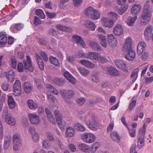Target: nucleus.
Wrapping results in <instances>:
<instances>
[{
	"instance_id": "18",
	"label": "nucleus",
	"mask_w": 153,
	"mask_h": 153,
	"mask_svg": "<svg viewBox=\"0 0 153 153\" xmlns=\"http://www.w3.org/2000/svg\"><path fill=\"white\" fill-rule=\"evenodd\" d=\"M113 33L116 36H119L122 34L123 32V29L122 26L120 25H117L113 29Z\"/></svg>"
},
{
	"instance_id": "25",
	"label": "nucleus",
	"mask_w": 153,
	"mask_h": 153,
	"mask_svg": "<svg viewBox=\"0 0 153 153\" xmlns=\"http://www.w3.org/2000/svg\"><path fill=\"white\" fill-rule=\"evenodd\" d=\"M141 6L139 4L134 5L131 9V12L132 14L136 15L139 13L141 10Z\"/></svg>"
},
{
	"instance_id": "53",
	"label": "nucleus",
	"mask_w": 153,
	"mask_h": 153,
	"mask_svg": "<svg viewBox=\"0 0 153 153\" xmlns=\"http://www.w3.org/2000/svg\"><path fill=\"white\" fill-rule=\"evenodd\" d=\"M150 2L149 1H147L146 2L147 4H146L143 8V11H146L147 12H150V5L149 4Z\"/></svg>"
},
{
	"instance_id": "64",
	"label": "nucleus",
	"mask_w": 153,
	"mask_h": 153,
	"mask_svg": "<svg viewBox=\"0 0 153 153\" xmlns=\"http://www.w3.org/2000/svg\"><path fill=\"white\" fill-rule=\"evenodd\" d=\"M136 144H133L130 149V153H137V152L136 151Z\"/></svg>"
},
{
	"instance_id": "4",
	"label": "nucleus",
	"mask_w": 153,
	"mask_h": 153,
	"mask_svg": "<svg viewBox=\"0 0 153 153\" xmlns=\"http://www.w3.org/2000/svg\"><path fill=\"white\" fill-rule=\"evenodd\" d=\"M13 150L15 151L18 150L19 147L21 145V140L19 135L18 134H15L13 136Z\"/></svg>"
},
{
	"instance_id": "45",
	"label": "nucleus",
	"mask_w": 153,
	"mask_h": 153,
	"mask_svg": "<svg viewBox=\"0 0 153 153\" xmlns=\"http://www.w3.org/2000/svg\"><path fill=\"white\" fill-rule=\"evenodd\" d=\"M56 27L58 30L67 32H70L71 31V29L70 28L60 25H57L56 26Z\"/></svg>"
},
{
	"instance_id": "21",
	"label": "nucleus",
	"mask_w": 153,
	"mask_h": 153,
	"mask_svg": "<svg viewBox=\"0 0 153 153\" xmlns=\"http://www.w3.org/2000/svg\"><path fill=\"white\" fill-rule=\"evenodd\" d=\"M7 42V38L5 33H0V47L5 44Z\"/></svg>"
},
{
	"instance_id": "35",
	"label": "nucleus",
	"mask_w": 153,
	"mask_h": 153,
	"mask_svg": "<svg viewBox=\"0 0 153 153\" xmlns=\"http://www.w3.org/2000/svg\"><path fill=\"white\" fill-rule=\"evenodd\" d=\"M51 63L54 65L58 67L60 65V63L58 59L56 57L51 56L49 58Z\"/></svg>"
},
{
	"instance_id": "63",
	"label": "nucleus",
	"mask_w": 153,
	"mask_h": 153,
	"mask_svg": "<svg viewBox=\"0 0 153 153\" xmlns=\"http://www.w3.org/2000/svg\"><path fill=\"white\" fill-rule=\"evenodd\" d=\"M41 23V21H40L39 19L37 16H35L33 23L35 26H37L38 25L40 24Z\"/></svg>"
},
{
	"instance_id": "52",
	"label": "nucleus",
	"mask_w": 153,
	"mask_h": 153,
	"mask_svg": "<svg viewBox=\"0 0 153 153\" xmlns=\"http://www.w3.org/2000/svg\"><path fill=\"white\" fill-rule=\"evenodd\" d=\"M15 28L18 30H20L24 27L23 25L21 23H17L13 25Z\"/></svg>"
},
{
	"instance_id": "60",
	"label": "nucleus",
	"mask_w": 153,
	"mask_h": 153,
	"mask_svg": "<svg viewBox=\"0 0 153 153\" xmlns=\"http://www.w3.org/2000/svg\"><path fill=\"white\" fill-rule=\"evenodd\" d=\"M17 69L18 71L22 72L24 71V67L22 63L20 62L18 63L17 67Z\"/></svg>"
},
{
	"instance_id": "20",
	"label": "nucleus",
	"mask_w": 153,
	"mask_h": 153,
	"mask_svg": "<svg viewBox=\"0 0 153 153\" xmlns=\"http://www.w3.org/2000/svg\"><path fill=\"white\" fill-rule=\"evenodd\" d=\"M104 26L108 28L112 27L113 25V22L111 19L108 18H104L102 19Z\"/></svg>"
},
{
	"instance_id": "39",
	"label": "nucleus",
	"mask_w": 153,
	"mask_h": 153,
	"mask_svg": "<svg viewBox=\"0 0 153 153\" xmlns=\"http://www.w3.org/2000/svg\"><path fill=\"white\" fill-rule=\"evenodd\" d=\"M74 134V131L72 127H70L67 128L66 132V135L67 137H73Z\"/></svg>"
},
{
	"instance_id": "61",
	"label": "nucleus",
	"mask_w": 153,
	"mask_h": 153,
	"mask_svg": "<svg viewBox=\"0 0 153 153\" xmlns=\"http://www.w3.org/2000/svg\"><path fill=\"white\" fill-rule=\"evenodd\" d=\"M40 54L45 61H47L48 60V56L47 54H46L45 52L43 51H41L40 53Z\"/></svg>"
},
{
	"instance_id": "59",
	"label": "nucleus",
	"mask_w": 153,
	"mask_h": 153,
	"mask_svg": "<svg viewBox=\"0 0 153 153\" xmlns=\"http://www.w3.org/2000/svg\"><path fill=\"white\" fill-rule=\"evenodd\" d=\"M130 135L132 137H134L136 136V130L134 129L129 130Z\"/></svg>"
},
{
	"instance_id": "31",
	"label": "nucleus",
	"mask_w": 153,
	"mask_h": 153,
	"mask_svg": "<svg viewBox=\"0 0 153 153\" xmlns=\"http://www.w3.org/2000/svg\"><path fill=\"white\" fill-rule=\"evenodd\" d=\"M27 103L29 108L31 109H34L37 108L38 105L37 102L32 100H28Z\"/></svg>"
},
{
	"instance_id": "24",
	"label": "nucleus",
	"mask_w": 153,
	"mask_h": 153,
	"mask_svg": "<svg viewBox=\"0 0 153 153\" xmlns=\"http://www.w3.org/2000/svg\"><path fill=\"white\" fill-rule=\"evenodd\" d=\"M6 77L9 82H13L15 77V74L14 71L12 70L9 71L6 74Z\"/></svg>"
},
{
	"instance_id": "2",
	"label": "nucleus",
	"mask_w": 153,
	"mask_h": 153,
	"mask_svg": "<svg viewBox=\"0 0 153 153\" xmlns=\"http://www.w3.org/2000/svg\"><path fill=\"white\" fill-rule=\"evenodd\" d=\"M114 63L117 67L122 70L124 72L126 73H129V71L128 69L125 61L122 60L117 59L114 61Z\"/></svg>"
},
{
	"instance_id": "22",
	"label": "nucleus",
	"mask_w": 153,
	"mask_h": 153,
	"mask_svg": "<svg viewBox=\"0 0 153 153\" xmlns=\"http://www.w3.org/2000/svg\"><path fill=\"white\" fill-rule=\"evenodd\" d=\"M97 36L98 38L101 45L104 48H106L107 44L105 36L101 34H97Z\"/></svg>"
},
{
	"instance_id": "41",
	"label": "nucleus",
	"mask_w": 153,
	"mask_h": 153,
	"mask_svg": "<svg viewBox=\"0 0 153 153\" xmlns=\"http://www.w3.org/2000/svg\"><path fill=\"white\" fill-rule=\"evenodd\" d=\"M94 9L91 7H88L85 10V15L88 17L91 18V16L94 11Z\"/></svg>"
},
{
	"instance_id": "28",
	"label": "nucleus",
	"mask_w": 153,
	"mask_h": 153,
	"mask_svg": "<svg viewBox=\"0 0 153 153\" xmlns=\"http://www.w3.org/2000/svg\"><path fill=\"white\" fill-rule=\"evenodd\" d=\"M8 104L10 108H13L16 106V102L13 97L11 96H8Z\"/></svg>"
},
{
	"instance_id": "16",
	"label": "nucleus",
	"mask_w": 153,
	"mask_h": 153,
	"mask_svg": "<svg viewBox=\"0 0 153 153\" xmlns=\"http://www.w3.org/2000/svg\"><path fill=\"white\" fill-rule=\"evenodd\" d=\"M99 55L100 54L98 53L90 52L88 53V56L86 57L88 59L97 61L99 57Z\"/></svg>"
},
{
	"instance_id": "49",
	"label": "nucleus",
	"mask_w": 153,
	"mask_h": 153,
	"mask_svg": "<svg viewBox=\"0 0 153 153\" xmlns=\"http://www.w3.org/2000/svg\"><path fill=\"white\" fill-rule=\"evenodd\" d=\"M138 70L137 69L134 70L131 75V77L132 78V81L134 82L136 79L137 76V72Z\"/></svg>"
},
{
	"instance_id": "30",
	"label": "nucleus",
	"mask_w": 153,
	"mask_h": 153,
	"mask_svg": "<svg viewBox=\"0 0 153 153\" xmlns=\"http://www.w3.org/2000/svg\"><path fill=\"white\" fill-rule=\"evenodd\" d=\"M36 56L37 58L38 64L39 68L41 70H44V65L42 59L38 53H36Z\"/></svg>"
},
{
	"instance_id": "54",
	"label": "nucleus",
	"mask_w": 153,
	"mask_h": 153,
	"mask_svg": "<svg viewBox=\"0 0 153 153\" xmlns=\"http://www.w3.org/2000/svg\"><path fill=\"white\" fill-rule=\"evenodd\" d=\"M136 103V101L135 100H133L130 104L128 108L130 111H131L135 107Z\"/></svg>"
},
{
	"instance_id": "55",
	"label": "nucleus",
	"mask_w": 153,
	"mask_h": 153,
	"mask_svg": "<svg viewBox=\"0 0 153 153\" xmlns=\"http://www.w3.org/2000/svg\"><path fill=\"white\" fill-rule=\"evenodd\" d=\"M146 125L144 123L143 126L142 128H140L138 134L145 135L146 134Z\"/></svg>"
},
{
	"instance_id": "7",
	"label": "nucleus",
	"mask_w": 153,
	"mask_h": 153,
	"mask_svg": "<svg viewBox=\"0 0 153 153\" xmlns=\"http://www.w3.org/2000/svg\"><path fill=\"white\" fill-rule=\"evenodd\" d=\"M85 121L86 124L90 129L93 130H97V127L98 124L94 118H91L87 121L85 120Z\"/></svg>"
},
{
	"instance_id": "32",
	"label": "nucleus",
	"mask_w": 153,
	"mask_h": 153,
	"mask_svg": "<svg viewBox=\"0 0 153 153\" xmlns=\"http://www.w3.org/2000/svg\"><path fill=\"white\" fill-rule=\"evenodd\" d=\"M107 71L111 75L114 76H118L120 75L119 71L113 67L107 68Z\"/></svg>"
},
{
	"instance_id": "57",
	"label": "nucleus",
	"mask_w": 153,
	"mask_h": 153,
	"mask_svg": "<svg viewBox=\"0 0 153 153\" xmlns=\"http://www.w3.org/2000/svg\"><path fill=\"white\" fill-rule=\"evenodd\" d=\"M97 61L100 62L102 63L106 62L107 61V59L104 57L101 56L100 54Z\"/></svg>"
},
{
	"instance_id": "8",
	"label": "nucleus",
	"mask_w": 153,
	"mask_h": 153,
	"mask_svg": "<svg viewBox=\"0 0 153 153\" xmlns=\"http://www.w3.org/2000/svg\"><path fill=\"white\" fill-rule=\"evenodd\" d=\"M126 50L125 51H123L127 53L125 56L126 59L129 61L133 60L136 55L135 51L132 50L131 48L126 49Z\"/></svg>"
},
{
	"instance_id": "51",
	"label": "nucleus",
	"mask_w": 153,
	"mask_h": 153,
	"mask_svg": "<svg viewBox=\"0 0 153 153\" xmlns=\"http://www.w3.org/2000/svg\"><path fill=\"white\" fill-rule=\"evenodd\" d=\"M12 66L13 68L15 69L16 68L17 61L15 57L14 56H11L10 58Z\"/></svg>"
},
{
	"instance_id": "38",
	"label": "nucleus",
	"mask_w": 153,
	"mask_h": 153,
	"mask_svg": "<svg viewBox=\"0 0 153 153\" xmlns=\"http://www.w3.org/2000/svg\"><path fill=\"white\" fill-rule=\"evenodd\" d=\"M74 127L76 130L81 131H83L85 129V128L84 126L78 123L75 124L74 126Z\"/></svg>"
},
{
	"instance_id": "11",
	"label": "nucleus",
	"mask_w": 153,
	"mask_h": 153,
	"mask_svg": "<svg viewBox=\"0 0 153 153\" xmlns=\"http://www.w3.org/2000/svg\"><path fill=\"white\" fill-rule=\"evenodd\" d=\"M108 41L109 45L112 47L117 45V39L113 34H109L108 36Z\"/></svg>"
},
{
	"instance_id": "43",
	"label": "nucleus",
	"mask_w": 153,
	"mask_h": 153,
	"mask_svg": "<svg viewBox=\"0 0 153 153\" xmlns=\"http://www.w3.org/2000/svg\"><path fill=\"white\" fill-rule=\"evenodd\" d=\"M46 87L50 91L54 94L57 95L58 94V91L53 86L50 84H47L46 85Z\"/></svg>"
},
{
	"instance_id": "19",
	"label": "nucleus",
	"mask_w": 153,
	"mask_h": 153,
	"mask_svg": "<svg viewBox=\"0 0 153 153\" xmlns=\"http://www.w3.org/2000/svg\"><path fill=\"white\" fill-rule=\"evenodd\" d=\"M64 76L69 82L71 83L73 85H75L76 83L75 78L73 77L72 75L68 71H66L64 73Z\"/></svg>"
},
{
	"instance_id": "5",
	"label": "nucleus",
	"mask_w": 153,
	"mask_h": 153,
	"mask_svg": "<svg viewBox=\"0 0 153 153\" xmlns=\"http://www.w3.org/2000/svg\"><path fill=\"white\" fill-rule=\"evenodd\" d=\"M13 94L15 96H19L21 94V87L19 80H16L13 85Z\"/></svg>"
},
{
	"instance_id": "3",
	"label": "nucleus",
	"mask_w": 153,
	"mask_h": 153,
	"mask_svg": "<svg viewBox=\"0 0 153 153\" xmlns=\"http://www.w3.org/2000/svg\"><path fill=\"white\" fill-rule=\"evenodd\" d=\"M83 141L87 143H91L95 140V136L91 133H85L82 135Z\"/></svg>"
},
{
	"instance_id": "13",
	"label": "nucleus",
	"mask_w": 153,
	"mask_h": 153,
	"mask_svg": "<svg viewBox=\"0 0 153 153\" xmlns=\"http://www.w3.org/2000/svg\"><path fill=\"white\" fill-rule=\"evenodd\" d=\"M145 135L138 134L137 146L139 149H141L144 145V136Z\"/></svg>"
},
{
	"instance_id": "47",
	"label": "nucleus",
	"mask_w": 153,
	"mask_h": 153,
	"mask_svg": "<svg viewBox=\"0 0 153 153\" xmlns=\"http://www.w3.org/2000/svg\"><path fill=\"white\" fill-rule=\"evenodd\" d=\"M89 45L94 50H98L101 49V47L98 45L97 42H91L90 43Z\"/></svg>"
},
{
	"instance_id": "58",
	"label": "nucleus",
	"mask_w": 153,
	"mask_h": 153,
	"mask_svg": "<svg viewBox=\"0 0 153 153\" xmlns=\"http://www.w3.org/2000/svg\"><path fill=\"white\" fill-rule=\"evenodd\" d=\"M76 56L77 58L80 57H85V54L82 51H80L77 52L76 54Z\"/></svg>"
},
{
	"instance_id": "56",
	"label": "nucleus",
	"mask_w": 153,
	"mask_h": 153,
	"mask_svg": "<svg viewBox=\"0 0 153 153\" xmlns=\"http://www.w3.org/2000/svg\"><path fill=\"white\" fill-rule=\"evenodd\" d=\"M99 144L98 142L95 143L93 145L91 149L93 152H95L99 147Z\"/></svg>"
},
{
	"instance_id": "44",
	"label": "nucleus",
	"mask_w": 153,
	"mask_h": 153,
	"mask_svg": "<svg viewBox=\"0 0 153 153\" xmlns=\"http://www.w3.org/2000/svg\"><path fill=\"white\" fill-rule=\"evenodd\" d=\"M91 19L93 20H97L100 17V13L96 9H95L93 14L92 15Z\"/></svg>"
},
{
	"instance_id": "50",
	"label": "nucleus",
	"mask_w": 153,
	"mask_h": 153,
	"mask_svg": "<svg viewBox=\"0 0 153 153\" xmlns=\"http://www.w3.org/2000/svg\"><path fill=\"white\" fill-rule=\"evenodd\" d=\"M108 16L112 17L114 20H116L118 19V15L115 13L110 12L108 13Z\"/></svg>"
},
{
	"instance_id": "14",
	"label": "nucleus",
	"mask_w": 153,
	"mask_h": 153,
	"mask_svg": "<svg viewBox=\"0 0 153 153\" xmlns=\"http://www.w3.org/2000/svg\"><path fill=\"white\" fill-rule=\"evenodd\" d=\"M152 31V27L151 26H148L146 29L144 34L145 39L147 40H149L151 39Z\"/></svg>"
},
{
	"instance_id": "33",
	"label": "nucleus",
	"mask_w": 153,
	"mask_h": 153,
	"mask_svg": "<svg viewBox=\"0 0 153 153\" xmlns=\"http://www.w3.org/2000/svg\"><path fill=\"white\" fill-rule=\"evenodd\" d=\"M80 63L90 68H93L94 67V64L88 60H81L80 61Z\"/></svg>"
},
{
	"instance_id": "9",
	"label": "nucleus",
	"mask_w": 153,
	"mask_h": 153,
	"mask_svg": "<svg viewBox=\"0 0 153 153\" xmlns=\"http://www.w3.org/2000/svg\"><path fill=\"white\" fill-rule=\"evenodd\" d=\"M28 117L30 122L33 124H38L40 122L39 117L36 114H28Z\"/></svg>"
},
{
	"instance_id": "46",
	"label": "nucleus",
	"mask_w": 153,
	"mask_h": 153,
	"mask_svg": "<svg viewBox=\"0 0 153 153\" xmlns=\"http://www.w3.org/2000/svg\"><path fill=\"white\" fill-rule=\"evenodd\" d=\"M35 12L36 15H38L41 18L44 19L45 18V15L42 10L40 9H36L35 10Z\"/></svg>"
},
{
	"instance_id": "62",
	"label": "nucleus",
	"mask_w": 153,
	"mask_h": 153,
	"mask_svg": "<svg viewBox=\"0 0 153 153\" xmlns=\"http://www.w3.org/2000/svg\"><path fill=\"white\" fill-rule=\"evenodd\" d=\"M76 102L79 105H81L85 102V99L83 98H80L77 100Z\"/></svg>"
},
{
	"instance_id": "12",
	"label": "nucleus",
	"mask_w": 153,
	"mask_h": 153,
	"mask_svg": "<svg viewBox=\"0 0 153 153\" xmlns=\"http://www.w3.org/2000/svg\"><path fill=\"white\" fill-rule=\"evenodd\" d=\"M146 45L143 42H140L137 46V53L139 55H141L145 51Z\"/></svg>"
},
{
	"instance_id": "15",
	"label": "nucleus",
	"mask_w": 153,
	"mask_h": 153,
	"mask_svg": "<svg viewBox=\"0 0 153 153\" xmlns=\"http://www.w3.org/2000/svg\"><path fill=\"white\" fill-rule=\"evenodd\" d=\"M54 114L56 119L57 123L60 126L62 123V114L58 110H55Z\"/></svg>"
},
{
	"instance_id": "29",
	"label": "nucleus",
	"mask_w": 153,
	"mask_h": 153,
	"mask_svg": "<svg viewBox=\"0 0 153 153\" xmlns=\"http://www.w3.org/2000/svg\"><path fill=\"white\" fill-rule=\"evenodd\" d=\"M53 81L55 84L59 86L63 85L65 82L64 79L57 77L54 78Z\"/></svg>"
},
{
	"instance_id": "48",
	"label": "nucleus",
	"mask_w": 153,
	"mask_h": 153,
	"mask_svg": "<svg viewBox=\"0 0 153 153\" xmlns=\"http://www.w3.org/2000/svg\"><path fill=\"white\" fill-rule=\"evenodd\" d=\"M79 70L81 74L83 76H87L89 74L88 71L84 68L80 67Z\"/></svg>"
},
{
	"instance_id": "37",
	"label": "nucleus",
	"mask_w": 153,
	"mask_h": 153,
	"mask_svg": "<svg viewBox=\"0 0 153 153\" xmlns=\"http://www.w3.org/2000/svg\"><path fill=\"white\" fill-rule=\"evenodd\" d=\"M79 146L82 151L86 152H88L90 149L89 146H88L87 144L83 143L80 144L79 145Z\"/></svg>"
},
{
	"instance_id": "23",
	"label": "nucleus",
	"mask_w": 153,
	"mask_h": 153,
	"mask_svg": "<svg viewBox=\"0 0 153 153\" xmlns=\"http://www.w3.org/2000/svg\"><path fill=\"white\" fill-rule=\"evenodd\" d=\"M45 111L47 115L49 121L53 124H56L55 119L51 112L47 108H45Z\"/></svg>"
},
{
	"instance_id": "40",
	"label": "nucleus",
	"mask_w": 153,
	"mask_h": 153,
	"mask_svg": "<svg viewBox=\"0 0 153 153\" xmlns=\"http://www.w3.org/2000/svg\"><path fill=\"white\" fill-rule=\"evenodd\" d=\"M11 140V137L10 136H8L5 137L4 145V147L5 149H7L9 146Z\"/></svg>"
},
{
	"instance_id": "10",
	"label": "nucleus",
	"mask_w": 153,
	"mask_h": 153,
	"mask_svg": "<svg viewBox=\"0 0 153 153\" xmlns=\"http://www.w3.org/2000/svg\"><path fill=\"white\" fill-rule=\"evenodd\" d=\"M3 117L5 119L6 122L9 124L13 126L16 124V120L14 118L7 113L3 115Z\"/></svg>"
},
{
	"instance_id": "1",
	"label": "nucleus",
	"mask_w": 153,
	"mask_h": 153,
	"mask_svg": "<svg viewBox=\"0 0 153 153\" xmlns=\"http://www.w3.org/2000/svg\"><path fill=\"white\" fill-rule=\"evenodd\" d=\"M151 17V12L143 11L141 17V23L143 25H146L150 21Z\"/></svg>"
},
{
	"instance_id": "34",
	"label": "nucleus",
	"mask_w": 153,
	"mask_h": 153,
	"mask_svg": "<svg viewBox=\"0 0 153 153\" xmlns=\"http://www.w3.org/2000/svg\"><path fill=\"white\" fill-rule=\"evenodd\" d=\"M112 139L116 142L119 143L120 142V137L116 131H113L110 134Z\"/></svg>"
},
{
	"instance_id": "42",
	"label": "nucleus",
	"mask_w": 153,
	"mask_h": 153,
	"mask_svg": "<svg viewBox=\"0 0 153 153\" xmlns=\"http://www.w3.org/2000/svg\"><path fill=\"white\" fill-rule=\"evenodd\" d=\"M137 19V16H135L134 18L130 17L126 20L127 24L129 26H132L134 24L135 21Z\"/></svg>"
},
{
	"instance_id": "17",
	"label": "nucleus",
	"mask_w": 153,
	"mask_h": 153,
	"mask_svg": "<svg viewBox=\"0 0 153 153\" xmlns=\"http://www.w3.org/2000/svg\"><path fill=\"white\" fill-rule=\"evenodd\" d=\"M72 38L73 41L76 43L80 44L83 47L85 46V43L80 36L77 35H74L72 36Z\"/></svg>"
},
{
	"instance_id": "26",
	"label": "nucleus",
	"mask_w": 153,
	"mask_h": 153,
	"mask_svg": "<svg viewBox=\"0 0 153 153\" xmlns=\"http://www.w3.org/2000/svg\"><path fill=\"white\" fill-rule=\"evenodd\" d=\"M132 40L131 38L129 37L126 40L125 43L122 48V51H126V49L131 48Z\"/></svg>"
},
{
	"instance_id": "27",
	"label": "nucleus",
	"mask_w": 153,
	"mask_h": 153,
	"mask_svg": "<svg viewBox=\"0 0 153 153\" xmlns=\"http://www.w3.org/2000/svg\"><path fill=\"white\" fill-rule=\"evenodd\" d=\"M85 26L87 29H90L92 30H94L96 28V26L94 23L89 20L85 21Z\"/></svg>"
},
{
	"instance_id": "36",
	"label": "nucleus",
	"mask_w": 153,
	"mask_h": 153,
	"mask_svg": "<svg viewBox=\"0 0 153 153\" xmlns=\"http://www.w3.org/2000/svg\"><path fill=\"white\" fill-rule=\"evenodd\" d=\"M32 86L30 82H25L24 85V89L25 92L26 93H29L32 90Z\"/></svg>"
},
{
	"instance_id": "6",
	"label": "nucleus",
	"mask_w": 153,
	"mask_h": 153,
	"mask_svg": "<svg viewBox=\"0 0 153 153\" xmlns=\"http://www.w3.org/2000/svg\"><path fill=\"white\" fill-rule=\"evenodd\" d=\"M26 60L23 61L25 70L26 71L32 72L33 70V68L32 66L31 59L29 56H26Z\"/></svg>"
}]
</instances>
